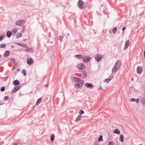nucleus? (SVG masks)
I'll use <instances>...</instances> for the list:
<instances>
[{
    "mask_svg": "<svg viewBox=\"0 0 145 145\" xmlns=\"http://www.w3.org/2000/svg\"><path fill=\"white\" fill-rule=\"evenodd\" d=\"M73 80L77 82L74 85V87L76 88H78L81 87L84 84V81L83 80H80V78H77L74 77L73 78Z\"/></svg>",
    "mask_w": 145,
    "mask_h": 145,
    "instance_id": "nucleus-1",
    "label": "nucleus"
},
{
    "mask_svg": "<svg viewBox=\"0 0 145 145\" xmlns=\"http://www.w3.org/2000/svg\"><path fill=\"white\" fill-rule=\"evenodd\" d=\"M121 66V62L120 61L118 60L115 65L114 67L112 69V72H116L119 69Z\"/></svg>",
    "mask_w": 145,
    "mask_h": 145,
    "instance_id": "nucleus-2",
    "label": "nucleus"
},
{
    "mask_svg": "<svg viewBox=\"0 0 145 145\" xmlns=\"http://www.w3.org/2000/svg\"><path fill=\"white\" fill-rule=\"evenodd\" d=\"M78 6L81 9H83L84 8L83 2L82 0H79L78 3Z\"/></svg>",
    "mask_w": 145,
    "mask_h": 145,
    "instance_id": "nucleus-3",
    "label": "nucleus"
},
{
    "mask_svg": "<svg viewBox=\"0 0 145 145\" xmlns=\"http://www.w3.org/2000/svg\"><path fill=\"white\" fill-rule=\"evenodd\" d=\"M25 21L24 20H18L16 22V24L18 25L22 26L24 24Z\"/></svg>",
    "mask_w": 145,
    "mask_h": 145,
    "instance_id": "nucleus-4",
    "label": "nucleus"
},
{
    "mask_svg": "<svg viewBox=\"0 0 145 145\" xmlns=\"http://www.w3.org/2000/svg\"><path fill=\"white\" fill-rule=\"evenodd\" d=\"M102 57V56L99 54H97L95 56V58L96 60L98 61H100Z\"/></svg>",
    "mask_w": 145,
    "mask_h": 145,
    "instance_id": "nucleus-5",
    "label": "nucleus"
},
{
    "mask_svg": "<svg viewBox=\"0 0 145 145\" xmlns=\"http://www.w3.org/2000/svg\"><path fill=\"white\" fill-rule=\"evenodd\" d=\"M77 67L79 69L81 70L85 68V66L82 63H80L77 65Z\"/></svg>",
    "mask_w": 145,
    "mask_h": 145,
    "instance_id": "nucleus-6",
    "label": "nucleus"
},
{
    "mask_svg": "<svg viewBox=\"0 0 145 145\" xmlns=\"http://www.w3.org/2000/svg\"><path fill=\"white\" fill-rule=\"evenodd\" d=\"M91 58L89 57H83V61L84 62L87 63L90 60Z\"/></svg>",
    "mask_w": 145,
    "mask_h": 145,
    "instance_id": "nucleus-7",
    "label": "nucleus"
},
{
    "mask_svg": "<svg viewBox=\"0 0 145 145\" xmlns=\"http://www.w3.org/2000/svg\"><path fill=\"white\" fill-rule=\"evenodd\" d=\"M143 71V69L141 67H137V73L138 74H141Z\"/></svg>",
    "mask_w": 145,
    "mask_h": 145,
    "instance_id": "nucleus-8",
    "label": "nucleus"
},
{
    "mask_svg": "<svg viewBox=\"0 0 145 145\" xmlns=\"http://www.w3.org/2000/svg\"><path fill=\"white\" fill-rule=\"evenodd\" d=\"M129 44V40H127L125 42V44L124 47V50L126 49L128 46Z\"/></svg>",
    "mask_w": 145,
    "mask_h": 145,
    "instance_id": "nucleus-9",
    "label": "nucleus"
},
{
    "mask_svg": "<svg viewBox=\"0 0 145 145\" xmlns=\"http://www.w3.org/2000/svg\"><path fill=\"white\" fill-rule=\"evenodd\" d=\"M33 59L31 58L27 59V63L29 65H30L33 63Z\"/></svg>",
    "mask_w": 145,
    "mask_h": 145,
    "instance_id": "nucleus-10",
    "label": "nucleus"
},
{
    "mask_svg": "<svg viewBox=\"0 0 145 145\" xmlns=\"http://www.w3.org/2000/svg\"><path fill=\"white\" fill-rule=\"evenodd\" d=\"M18 31V29L16 28L14 29L11 31L12 34V35H14Z\"/></svg>",
    "mask_w": 145,
    "mask_h": 145,
    "instance_id": "nucleus-11",
    "label": "nucleus"
},
{
    "mask_svg": "<svg viewBox=\"0 0 145 145\" xmlns=\"http://www.w3.org/2000/svg\"><path fill=\"white\" fill-rule=\"evenodd\" d=\"M85 85L87 88H91L93 86L92 84L90 83H86Z\"/></svg>",
    "mask_w": 145,
    "mask_h": 145,
    "instance_id": "nucleus-12",
    "label": "nucleus"
},
{
    "mask_svg": "<svg viewBox=\"0 0 145 145\" xmlns=\"http://www.w3.org/2000/svg\"><path fill=\"white\" fill-rule=\"evenodd\" d=\"M18 44L24 48H28V46L25 44H20V43H18Z\"/></svg>",
    "mask_w": 145,
    "mask_h": 145,
    "instance_id": "nucleus-13",
    "label": "nucleus"
},
{
    "mask_svg": "<svg viewBox=\"0 0 145 145\" xmlns=\"http://www.w3.org/2000/svg\"><path fill=\"white\" fill-rule=\"evenodd\" d=\"M119 140L121 142H123L124 141L123 136V135H121L119 138Z\"/></svg>",
    "mask_w": 145,
    "mask_h": 145,
    "instance_id": "nucleus-14",
    "label": "nucleus"
},
{
    "mask_svg": "<svg viewBox=\"0 0 145 145\" xmlns=\"http://www.w3.org/2000/svg\"><path fill=\"white\" fill-rule=\"evenodd\" d=\"M10 52L9 51H6L4 54V56L5 57H7L10 54Z\"/></svg>",
    "mask_w": 145,
    "mask_h": 145,
    "instance_id": "nucleus-15",
    "label": "nucleus"
},
{
    "mask_svg": "<svg viewBox=\"0 0 145 145\" xmlns=\"http://www.w3.org/2000/svg\"><path fill=\"white\" fill-rule=\"evenodd\" d=\"M114 133H116V134H120V131H119V130L118 129H115L114 131Z\"/></svg>",
    "mask_w": 145,
    "mask_h": 145,
    "instance_id": "nucleus-16",
    "label": "nucleus"
},
{
    "mask_svg": "<svg viewBox=\"0 0 145 145\" xmlns=\"http://www.w3.org/2000/svg\"><path fill=\"white\" fill-rule=\"evenodd\" d=\"M12 34L11 32L8 31L7 32V36L8 37H9L11 36Z\"/></svg>",
    "mask_w": 145,
    "mask_h": 145,
    "instance_id": "nucleus-17",
    "label": "nucleus"
},
{
    "mask_svg": "<svg viewBox=\"0 0 145 145\" xmlns=\"http://www.w3.org/2000/svg\"><path fill=\"white\" fill-rule=\"evenodd\" d=\"M13 84L15 85H17L19 84V82L18 80H15L13 82Z\"/></svg>",
    "mask_w": 145,
    "mask_h": 145,
    "instance_id": "nucleus-18",
    "label": "nucleus"
},
{
    "mask_svg": "<svg viewBox=\"0 0 145 145\" xmlns=\"http://www.w3.org/2000/svg\"><path fill=\"white\" fill-rule=\"evenodd\" d=\"M54 135L53 134H52L51 136V140L52 142L54 141Z\"/></svg>",
    "mask_w": 145,
    "mask_h": 145,
    "instance_id": "nucleus-19",
    "label": "nucleus"
},
{
    "mask_svg": "<svg viewBox=\"0 0 145 145\" xmlns=\"http://www.w3.org/2000/svg\"><path fill=\"white\" fill-rule=\"evenodd\" d=\"M75 57L78 59H82V58L83 59V58L81 55H76L75 56Z\"/></svg>",
    "mask_w": 145,
    "mask_h": 145,
    "instance_id": "nucleus-20",
    "label": "nucleus"
},
{
    "mask_svg": "<svg viewBox=\"0 0 145 145\" xmlns=\"http://www.w3.org/2000/svg\"><path fill=\"white\" fill-rule=\"evenodd\" d=\"M6 46V44H2L0 45V47L1 48H5Z\"/></svg>",
    "mask_w": 145,
    "mask_h": 145,
    "instance_id": "nucleus-21",
    "label": "nucleus"
},
{
    "mask_svg": "<svg viewBox=\"0 0 145 145\" xmlns=\"http://www.w3.org/2000/svg\"><path fill=\"white\" fill-rule=\"evenodd\" d=\"M103 140V136L102 135L100 136L98 138V141L100 142Z\"/></svg>",
    "mask_w": 145,
    "mask_h": 145,
    "instance_id": "nucleus-22",
    "label": "nucleus"
},
{
    "mask_svg": "<svg viewBox=\"0 0 145 145\" xmlns=\"http://www.w3.org/2000/svg\"><path fill=\"white\" fill-rule=\"evenodd\" d=\"M111 80V79L110 78H108L106 79L104 81V82H105L108 83Z\"/></svg>",
    "mask_w": 145,
    "mask_h": 145,
    "instance_id": "nucleus-23",
    "label": "nucleus"
},
{
    "mask_svg": "<svg viewBox=\"0 0 145 145\" xmlns=\"http://www.w3.org/2000/svg\"><path fill=\"white\" fill-rule=\"evenodd\" d=\"M41 101H42V99L41 98H40L39 99H38V100H37V102L36 104L38 105V104H39L41 102Z\"/></svg>",
    "mask_w": 145,
    "mask_h": 145,
    "instance_id": "nucleus-24",
    "label": "nucleus"
},
{
    "mask_svg": "<svg viewBox=\"0 0 145 145\" xmlns=\"http://www.w3.org/2000/svg\"><path fill=\"white\" fill-rule=\"evenodd\" d=\"M81 118V116L80 115H78L77 118L76 119V121L77 122L79 121Z\"/></svg>",
    "mask_w": 145,
    "mask_h": 145,
    "instance_id": "nucleus-25",
    "label": "nucleus"
},
{
    "mask_svg": "<svg viewBox=\"0 0 145 145\" xmlns=\"http://www.w3.org/2000/svg\"><path fill=\"white\" fill-rule=\"evenodd\" d=\"M22 35V34L21 33H18L16 34V37L17 38H19L21 37Z\"/></svg>",
    "mask_w": 145,
    "mask_h": 145,
    "instance_id": "nucleus-26",
    "label": "nucleus"
},
{
    "mask_svg": "<svg viewBox=\"0 0 145 145\" xmlns=\"http://www.w3.org/2000/svg\"><path fill=\"white\" fill-rule=\"evenodd\" d=\"M117 31V28L116 27L112 29V31L114 33H116Z\"/></svg>",
    "mask_w": 145,
    "mask_h": 145,
    "instance_id": "nucleus-27",
    "label": "nucleus"
},
{
    "mask_svg": "<svg viewBox=\"0 0 145 145\" xmlns=\"http://www.w3.org/2000/svg\"><path fill=\"white\" fill-rule=\"evenodd\" d=\"M26 50L28 52H31L32 51V49L31 48H29L26 49Z\"/></svg>",
    "mask_w": 145,
    "mask_h": 145,
    "instance_id": "nucleus-28",
    "label": "nucleus"
},
{
    "mask_svg": "<svg viewBox=\"0 0 145 145\" xmlns=\"http://www.w3.org/2000/svg\"><path fill=\"white\" fill-rule=\"evenodd\" d=\"M22 73L24 74V76L26 75V71L25 70H23L22 71Z\"/></svg>",
    "mask_w": 145,
    "mask_h": 145,
    "instance_id": "nucleus-29",
    "label": "nucleus"
},
{
    "mask_svg": "<svg viewBox=\"0 0 145 145\" xmlns=\"http://www.w3.org/2000/svg\"><path fill=\"white\" fill-rule=\"evenodd\" d=\"M63 38V37L62 36H60L58 37V39L59 40H62Z\"/></svg>",
    "mask_w": 145,
    "mask_h": 145,
    "instance_id": "nucleus-30",
    "label": "nucleus"
},
{
    "mask_svg": "<svg viewBox=\"0 0 145 145\" xmlns=\"http://www.w3.org/2000/svg\"><path fill=\"white\" fill-rule=\"evenodd\" d=\"M84 111L82 110H81L79 111V113L81 115L82 114H84Z\"/></svg>",
    "mask_w": 145,
    "mask_h": 145,
    "instance_id": "nucleus-31",
    "label": "nucleus"
},
{
    "mask_svg": "<svg viewBox=\"0 0 145 145\" xmlns=\"http://www.w3.org/2000/svg\"><path fill=\"white\" fill-rule=\"evenodd\" d=\"M143 103V105H145V99H143L140 101Z\"/></svg>",
    "mask_w": 145,
    "mask_h": 145,
    "instance_id": "nucleus-32",
    "label": "nucleus"
},
{
    "mask_svg": "<svg viewBox=\"0 0 145 145\" xmlns=\"http://www.w3.org/2000/svg\"><path fill=\"white\" fill-rule=\"evenodd\" d=\"M5 89V87H2L1 89V91H4Z\"/></svg>",
    "mask_w": 145,
    "mask_h": 145,
    "instance_id": "nucleus-33",
    "label": "nucleus"
},
{
    "mask_svg": "<svg viewBox=\"0 0 145 145\" xmlns=\"http://www.w3.org/2000/svg\"><path fill=\"white\" fill-rule=\"evenodd\" d=\"M135 99L134 98H132L130 99V101L131 102L135 101Z\"/></svg>",
    "mask_w": 145,
    "mask_h": 145,
    "instance_id": "nucleus-34",
    "label": "nucleus"
},
{
    "mask_svg": "<svg viewBox=\"0 0 145 145\" xmlns=\"http://www.w3.org/2000/svg\"><path fill=\"white\" fill-rule=\"evenodd\" d=\"M15 88L16 89V90L17 91V90H19L20 89V87L19 86H17Z\"/></svg>",
    "mask_w": 145,
    "mask_h": 145,
    "instance_id": "nucleus-35",
    "label": "nucleus"
},
{
    "mask_svg": "<svg viewBox=\"0 0 145 145\" xmlns=\"http://www.w3.org/2000/svg\"><path fill=\"white\" fill-rule=\"evenodd\" d=\"M17 91V90H16V89L14 88V89H13L12 91V92L13 93H15Z\"/></svg>",
    "mask_w": 145,
    "mask_h": 145,
    "instance_id": "nucleus-36",
    "label": "nucleus"
},
{
    "mask_svg": "<svg viewBox=\"0 0 145 145\" xmlns=\"http://www.w3.org/2000/svg\"><path fill=\"white\" fill-rule=\"evenodd\" d=\"M10 61H11L12 63H15V60H14V59H10Z\"/></svg>",
    "mask_w": 145,
    "mask_h": 145,
    "instance_id": "nucleus-37",
    "label": "nucleus"
},
{
    "mask_svg": "<svg viewBox=\"0 0 145 145\" xmlns=\"http://www.w3.org/2000/svg\"><path fill=\"white\" fill-rule=\"evenodd\" d=\"M108 145H113V142H109L108 143Z\"/></svg>",
    "mask_w": 145,
    "mask_h": 145,
    "instance_id": "nucleus-38",
    "label": "nucleus"
},
{
    "mask_svg": "<svg viewBox=\"0 0 145 145\" xmlns=\"http://www.w3.org/2000/svg\"><path fill=\"white\" fill-rule=\"evenodd\" d=\"M4 99L5 100H7L8 99V96H5L4 97Z\"/></svg>",
    "mask_w": 145,
    "mask_h": 145,
    "instance_id": "nucleus-39",
    "label": "nucleus"
},
{
    "mask_svg": "<svg viewBox=\"0 0 145 145\" xmlns=\"http://www.w3.org/2000/svg\"><path fill=\"white\" fill-rule=\"evenodd\" d=\"M135 101H136V102L137 103H138L139 102V99L138 98L137 99H135Z\"/></svg>",
    "mask_w": 145,
    "mask_h": 145,
    "instance_id": "nucleus-40",
    "label": "nucleus"
},
{
    "mask_svg": "<svg viewBox=\"0 0 145 145\" xmlns=\"http://www.w3.org/2000/svg\"><path fill=\"white\" fill-rule=\"evenodd\" d=\"M126 27L125 26V27H123L122 29V30L123 31H124L125 29H126Z\"/></svg>",
    "mask_w": 145,
    "mask_h": 145,
    "instance_id": "nucleus-41",
    "label": "nucleus"
},
{
    "mask_svg": "<svg viewBox=\"0 0 145 145\" xmlns=\"http://www.w3.org/2000/svg\"><path fill=\"white\" fill-rule=\"evenodd\" d=\"M103 89V88L101 87V86H100L99 88V90H102Z\"/></svg>",
    "mask_w": 145,
    "mask_h": 145,
    "instance_id": "nucleus-42",
    "label": "nucleus"
},
{
    "mask_svg": "<svg viewBox=\"0 0 145 145\" xmlns=\"http://www.w3.org/2000/svg\"><path fill=\"white\" fill-rule=\"evenodd\" d=\"M3 39V37L2 36H0V41L2 40Z\"/></svg>",
    "mask_w": 145,
    "mask_h": 145,
    "instance_id": "nucleus-43",
    "label": "nucleus"
},
{
    "mask_svg": "<svg viewBox=\"0 0 145 145\" xmlns=\"http://www.w3.org/2000/svg\"><path fill=\"white\" fill-rule=\"evenodd\" d=\"M144 57L145 58V51H144Z\"/></svg>",
    "mask_w": 145,
    "mask_h": 145,
    "instance_id": "nucleus-44",
    "label": "nucleus"
},
{
    "mask_svg": "<svg viewBox=\"0 0 145 145\" xmlns=\"http://www.w3.org/2000/svg\"><path fill=\"white\" fill-rule=\"evenodd\" d=\"M13 145H18L17 144L14 143V144Z\"/></svg>",
    "mask_w": 145,
    "mask_h": 145,
    "instance_id": "nucleus-45",
    "label": "nucleus"
},
{
    "mask_svg": "<svg viewBox=\"0 0 145 145\" xmlns=\"http://www.w3.org/2000/svg\"><path fill=\"white\" fill-rule=\"evenodd\" d=\"M132 80L133 81V78L132 79Z\"/></svg>",
    "mask_w": 145,
    "mask_h": 145,
    "instance_id": "nucleus-46",
    "label": "nucleus"
},
{
    "mask_svg": "<svg viewBox=\"0 0 145 145\" xmlns=\"http://www.w3.org/2000/svg\"><path fill=\"white\" fill-rule=\"evenodd\" d=\"M13 68H14V69H15V67H13Z\"/></svg>",
    "mask_w": 145,
    "mask_h": 145,
    "instance_id": "nucleus-47",
    "label": "nucleus"
},
{
    "mask_svg": "<svg viewBox=\"0 0 145 145\" xmlns=\"http://www.w3.org/2000/svg\"><path fill=\"white\" fill-rule=\"evenodd\" d=\"M13 68H14V69H15V67H13Z\"/></svg>",
    "mask_w": 145,
    "mask_h": 145,
    "instance_id": "nucleus-48",
    "label": "nucleus"
},
{
    "mask_svg": "<svg viewBox=\"0 0 145 145\" xmlns=\"http://www.w3.org/2000/svg\"><path fill=\"white\" fill-rule=\"evenodd\" d=\"M13 68H14V69H15V67H13Z\"/></svg>",
    "mask_w": 145,
    "mask_h": 145,
    "instance_id": "nucleus-49",
    "label": "nucleus"
},
{
    "mask_svg": "<svg viewBox=\"0 0 145 145\" xmlns=\"http://www.w3.org/2000/svg\"><path fill=\"white\" fill-rule=\"evenodd\" d=\"M12 47H13V46H12Z\"/></svg>",
    "mask_w": 145,
    "mask_h": 145,
    "instance_id": "nucleus-50",
    "label": "nucleus"
}]
</instances>
